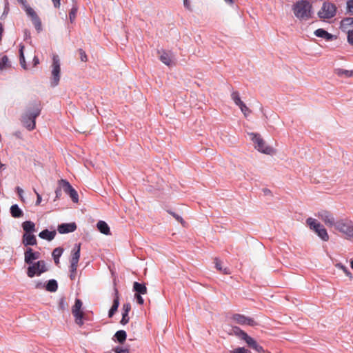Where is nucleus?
Here are the masks:
<instances>
[{
  "instance_id": "nucleus-40",
  "label": "nucleus",
  "mask_w": 353,
  "mask_h": 353,
  "mask_svg": "<svg viewBox=\"0 0 353 353\" xmlns=\"http://www.w3.org/2000/svg\"><path fill=\"white\" fill-rule=\"evenodd\" d=\"M224 2L230 6L232 8L236 10L238 8V1L239 0H223Z\"/></svg>"
},
{
  "instance_id": "nucleus-18",
  "label": "nucleus",
  "mask_w": 353,
  "mask_h": 353,
  "mask_svg": "<svg viewBox=\"0 0 353 353\" xmlns=\"http://www.w3.org/2000/svg\"><path fill=\"white\" fill-rule=\"evenodd\" d=\"M22 243L25 247L33 246L37 244L36 236L32 234H23L22 236Z\"/></svg>"
},
{
  "instance_id": "nucleus-53",
  "label": "nucleus",
  "mask_w": 353,
  "mask_h": 353,
  "mask_svg": "<svg viewBox=\"0 0 353 353\" xmlns=\"http://www.w3.org/2000/svg\"><path fill=\"white\" fill-rule=\"evenodd\" d=\"M215 267L217 270L221 271V263L219 262L218 258L215 259Z\"/></svg>"
},
{
  "instance_id": "nucleus-59",
  "label": "nucleus",
  "mask_w": 353,
  "mask_h": 353,
  "mask_svg": "<svg viewBox=\"0 0 353 353\" xmlns=\"http://www.w3.org/2000/svg\"><path fill=\"white\" fill-rule=\"evenodd\" d=\"M20 3H21L23 6H26L27 1L26 0H17Z\"/></svg>"
},
{
  "instance_id": "nucleus-41",
  "label": "nucleus",
  "mask_w": 353,
  "mask_h": 353,
  "mask_svg": "<svg viewBox=\"0 0 353 353\" xmlns=\"http://www.w3.org/2000/svg\"><path fill=\"white\" fill-rule=\"evenodd\" d=\"M168 212L170 214H171L177 221L181 223L182 225H183L185 223L184 220L180 215L177 214L176 213H175L172 211H170V210H168Z\"/></svg>"
},
{
  "instance_id": "nucleus-5",
  "label": "nucleus",
  "mask_w": 353,
  "mask_h": 353,
  "mask_svg": "<svg viewBox=\"0 0 353 353\" xmlns=\"http://www.w3.org/2000/svg\"><path fill=\"white\" fill-rule=\"evenodd\" d=\"M80 251L81 243H76L71 251V256L70 259V279L72 281L76 279L78 263L80 259Z\"/></svg>"
},
{
  "instance_id": "nucleus-2",
  "label": "nucleus",
  "mask_w": 353,
  "mask_h": 353,
  "mask_svg": "<svg viewBox=\"0 0 353 353\" xmlns=\"http://www.w3.org/2000/svg\"><path fill=\"white\" fill-rule=\"evenodd\" d=\"M312 5L307 0H301L293 5L292 10L297 19L306 21L312 16Z\"/></svg>"
},
{
  "instance_id": "nucleus-62",
  "label": "nucleus",
  "mask_w": 353,
  "mask_h": 353,
  "mask_svg": "<svg viewBox=\"0 0 353 353\" xmlns=\"http://www.w3.org/2000/svg\"><path fill=\"white\" fill-rule=\"evenodd\" d=\"M223 273L224 274H229L230 272L226 269H225Z\"/></svg>"
},
{
  "instance_id": "nucleus-11",
  "label": "nucleus",
  "mask_w": 353,
  "mask_h": 353,
  "mask_svg": "<svg viewBox=\"0 0 353 353\" xmlns=\"http://www.w3.org/2000/svg\"><path fill=\"white\" fill-rule=\"evenodd\" d=\"M336 229L339 232L345 234L346 238L353 240V223L350 221H336Z\"/></svg>"
},
{
  "instance_id": "nucleus-19",
  "label": "nucleus",
  "mask_w": 353,
  "mask_h": 353,
  "mask_svg": "<svg viewBox=\"0 0 353 353\" xmlns=\"http://www.w3.org/2000/svg\"><path fill=\"white\" fill-rule=\"evenodd\" d=\"M122 310V318L120 323L123 325H125L130 321V317L128 314L131 310V304L130 303H124L123 305Z\"/></svg>"
},
{
  "instance_id": "nucleus-7",
  "label": "nucleus",
  "mask_w": 353,
  "mask_h": 353,
  "mask_svg": "<svg viewBox=\"0 0 353 353\" xmlns=\"http://www.w3.org/2000/svg\"><path fill=\"white\" fill-rule=\"evenodd\" d=\"M48 271L45 261L40 260L29 265L27 268V275L30 278L35 276H40L42 273Z\"/></svg>"
},
{
  "instance_id": "nucleus-30",
  "label": "nucleus",
  "mask_w": 353,
  "mask_h": 353,
  "mask_svg": "<svg viewBox=\"0 0 353 353\" xmlns=\"http://www.w3.org/2000/svg\"><path fill=\"white\" fill-rule=\"evenodd\" d=\"M159 59L166 65H170L172 62L170 54L165 50H162Z\"/></svg>"
},
{
  "instance_id": "nucleus-3",
  "label": "nucleus",
  "mask_w": 353,
  "mask_h": 353,
  "mask_svg": "<svg viewBox=\"0 0 353 353\" xmlns=\"http://www.w3.org/2000/svg\"><path fill=\"white\" fill-rule=\"evenodd\" d=\"M232 332L239 339L244 341L248 346L250 348H252L254 350L259 353L263 352L264 350L263 347L259 345L253 338L250 336L246 332L240 329L239 327H232Z\"/></svg>"
},
{
  "instance_id": "nucleus-32",
  "label": "nucleus",
  "mask_w": 353,
  "mask_h": 353,
  "mask_svg": "<svg viewBox=\"0 0 353 353\" xmlns=\"http://www.w3.org/2000/svg\"><path fill=\"white\" fill-rule=\"evenodd\" d=\"M58 308L61 312L68 310V304L66 301V299L64 296L60 298V299L59 301Z\"/></svg>"
},
{
  "instance_id": "nucleus-22",
  "label": "nucleus",
  "mask_w": 353,
  "mask_h": 353,
  "mask_svg": "<svg viewBox=\"0 0 353 353\" xmlns=\"http://www.w3.org/2000/svg\"><path fill=\"white\" fill-rule=\"evenodd\" d=\"M314 35L316 36L317 37L323 38L326 41H332L334 38V36L333 34L329 33L328 32L322 28H319L316 30L314 31Z\"/></svg>"
},
{
  "instance_id": "nucleus-57",
  "label": "nucleus",
  "mask_w": 353,
  "mask_h": 353,
  "mask_svg": "<svg viewBox=\"0 0 353 353\" xmlns=\"http://www.w3.org/2000/svg\"><path fill=\"white\" fill-rule=\"evenodd\" d=\"M39 63V59L37 56H34L33 58V65L34 66L37 65Z\"/></svg>"
},
{
  "instance_id": "nucleus-35",
  "label": "nucleus",
  "mask_w": 353,
  "mask_h": 353,
  "mask_svg": "<svg viewBox=\"0 0 353 353\" xmlns=\"http://www.w3.org/2000/svg\"><path fill=\"white\" fill-rule=\"evenodd\" d=\"M112 350L115 352V353H130V347L129 345H126V346H116L114 347Z\"/></svg>"
},
{
  "instance_id": "nucleus-21",
  "label": "nucleus",
  "mask_w": 353,
  "mask_h": 353,
  "mask_svg": "<svg viewBox=\"0 0 353 353\" xmlns=\"http://www.w3.org/2000/svg\"><path fill=\"white\" fill-rule=\"evenodd\" d=\"M22 228L24 231L23 234H32L36 232V225L32 221H26L21 224Z\"/></svg>"
},
{
  "instance_id": "nucleus-48",
  "label": "nucleus",
  "mask_w": 353,
  "mask_h": 353,
  "mask_svg": "<svg viewBox=\"0 0 353 353\" xmlns=\"http://www.w3.org/2000/svg\"><path fill=\"white\" fill-rule=\"evenodd\" d=\"M347 42L353 46V30L347 31Z\"/></svg>"
},
{
  "instance_id": "nucleus-25",
  "label": "nucleus",
  "mask_w": 353,
  "mask_h": 353,
  "mask_svg": "<svg viewBox=\"0 0 353 353\" xmlns=\"http://www.w3.org/2000/svg\"><path fill=\"white\" fill-rule=\"evenodd\" d=\"M97 229L99 231L105 235L110 234V227L107 223L104 221H99L97 224Z\"/></svg>"
},
{
  "instance_id": "nucleus-63",
  "label": "nucleus",
  "mask_w": 353,
  "mask_h": 353,
  "mask_svg": "<svg viewBox=\"0 0 353 353\" xmlns=\"http://www.w3.org/2000/svg\"><path fill=\"white\" fill-rule=\"evenodd\" d=\"M34 192L36 194L37 196V194H39L35 189H34Z\"/></svg>"
},
{
  "instance_id": "nucleus-42",
  "label": "nucleus",
  "mask_w": 353,
  "mask_h": 353,
  "mask_svg": "<svg viewBox=\"0 0 353 353\" xmlns=\"http://www.w3.org/2000/svg\"><path fill=\"white\" fill-rule=\"evenodd\" d=\"M336 267L339 268V269L342 270L343 271V272L349 277H352V274H351V272H350V270H348V268L347 267H345V265H343V264L341 263H339L336 265Z\"/></svg>"
},
{
  "instance_id": "nucleus-52",
  "label": "nucleus",
  "mask_w": 353,
  "mask_h": 353,
  "mask_svg": "<svg viewBox=\"0 0 353 353\" xmlns=\"http://www.w3.org/2000/svg\"><path fill=\"white\" fill-rule=\"evenodd\" d=\"M15 190H16V192H17L20 198H22V194L23 193V190H22V188H21L19 186H17V187H16Z\"/></svg>"
},
{
  "instance_id": "nucleus-46",
  "label": "nucleus",
  "mask_w": 353,
  "mask_h": 353,
  "mask_svg": "<svg viewBox=\"0 0 353 353\" xmlns=\"http://www.w3.org/2000/svg\"><path fill=\"white\" fill-rule=\"evenodd\" d=\"M62 187H61V184H58V187L56 188L55 190V200L57 199H59L60 197L61 196V190H62Z\"/></svg>"
},
{
  "instance_id": "nucleus-9",
  "label": "nucleus",
  "mask_w": 353,
  "mask_h": 353,
  "mask_svg": "<svg viewBox=\"0 0 353 353\" xmlns=\"http://www.w3.org/2000/svg\"><path fill=\"white\" fill-rule=\"evenodd\" d=\"M52 77L50 78V85L52 87L58 85L60 81V61L57 55H54L52 57Z\"/></svg>"
},
{
  "instance_id": "nucleus-28",
  "label": "nucleus",
  "mask_w": 353,
  "mask_h": 353,
  "mask_svg": "<svg viewBox=\"0 0 353 353\" xmlns=\"http://www.w3.org/2000/svg\"><path fill=\"white\" fill-rule=\"evenodd\" d=\"M63 252V249L61 247L56 248L52 253L54 263L58 265L59 263V259Z\"/></svg>"
},
{
  "instance_id": "nucleus-39",
  "label": "nucleus",
  "mask_w": 353,
  "mask_h": 353,
  "mask_svg": "<svg viewBox=\"0 0 353 353\" xmlns=\"http://www.w3.org/2000/svg\"><path fill=\"white\" fill-rule=\"evenodd\" d=\"M8 58L6 55H3L0 59V69H3L8 65Z\"/></svg>"
},
{
  "instance_id": "nucleus-13",
  "label": "nucleus",
  "mask_w": 353,
  "mask_h": 353,
  "mask_svg": "<svg viewBox=\"0 0 353 353\" xmlns=\"http://www.w3.org/2000/svg\"><path fill=\"white\" fill-rule=\"evenodd\" d=\"M26 11L27 14L31 18V21L38 33L43 30L42 23L39 17L36 12L30 6H26Z\"/></svg>"
},
{
  "instance_id": "nucleus-60",
  "label": "nucleus",
  "mask_w": 353,
  "mask_h": 353,
  "mask_svg": "<svg viewBox=\"0 0 353 353\" xmlns=\"http://www.w3.org/2000/svg\"><path fill=\"white\" fill-rule=\"evenodd\" d=\"M263 192L265 194H269L270 192V190H269L268 189H264Z\"/></svg>"
},
{
  "instance_id": "nucleus-55",
  "label": "nucleus",
  "mask_w": 353,
  "mask_h": 353,
  "mask_svg": "<svg viewBox=\"0 0 353 353\" xmlns=\"http://www.w3.org/2000/svg\"><path fill=\"white\" fill-rule=\"evenodd\" d=\"M52 1L54 6L56 8H59L60 7V5H61L60 1H61V0H52Z\"/></svg>"
},
{
  "instance_id": "nucleus-15",
  "label": "nucleus",
  "mask_w": 353,
  "mask_h": 353,
  "mask_svg": "<svg viewBox=\"0 0 353 353\" xmlns=\"http://www.w3.org/2000/svg\"><path fill=\"white\" fill-rule=\"evenodd\" d=\"M39 252L34 251L31 248H27L24 252V261L26 264L30 265L34 260L40 258Z\"/></svg>"
},
{
  "instance_id": "nucleus-45",
  "label": "nucleus",
  "mask_w": 353,
  "mask_h": 353,
  "mask_svg": "<svg viewBox=\"0 0 353 353\" xmlns=\"http://www.w3.org/2000/svg\"><path fill=\"white\" fill-rule=\"evenodd\" d=\"M231 353H252L250 350L248 349H245V347H237L233 350Z\"/></svg>"
},
{
  "instance_id": "nucleus-23",
  "label": "nucleus",
  "mask_w": 353,
  "mask_h": 353,
  "mask_svg": "<svg viewBox=\"0 0 353 353\" xmlns=\"http://www.w3.org/2000/svg\"><path fill=\"white\" fill-rule=\"evenodd\" d=\"M56 231H50L48 229H44L39 234V236L42 239L50 241L54 239L56 236Z\"/></svg>"
},
{
  "instance_id": "nucleus-49",
  "label": "nucleus",
  "mask_w": 353,
  "mask_h": 353,
  "mask_svg": "<svg viewBox=\"0 0 353 353\" xmlns=\"http://www.w3.org/2000/svg\"><path fill=\"white\" fill-rule=\"evenodd\" d=\"M142 294H134V298L136 299V301L138 304L143 305L144 303V299L141 296Z\"/></svg>"
},
{
  "instance_id": "nucleus-34",
  "label": "nucleus",
  "mask_w": 353,
  "mask_h": 353,
  "mask_svg": "<svg viewBox=\"0 0 353 353\" xmlns=\"http://www.w3.org/2000/svg\"><path fill=\"white\" fill-rule=\"evenodd\" d=\"M353 25V17H346L344 18L341 21V28H347L348 26Z\"/></svg>"
},
{
  "instance_id": "nucleus-36",
  "label": "nucleus",
  "mask_w": 353,
  "mask_h": 353,
  "mask_svg": "<svg viewBox=\"0 0 353 353\" xmlns=\"http://www.w3.org/2000/svg\"><path fill=\"white\" fill-rule=\"evenodd\" d=\"M77 11H78V8L76 6H73L69 12V19H70V23H74V21L76 19Z\"/></svg>"
},
{
  "instance_id": "nucleus-12",
  "label": "nucleus",
  "mask_w": 353,
  "mask_h": 353,
  "mask_svg": "<svg viewBox=\"0 0 353 353\" xmlns=\"http://www.w3.org/2000/svg\"><path fill=\"white\" fill-rule=\"evenodd\" d=\"M58 184H61V187H62L63 192L70 196L74 203L79 202V195L77 190L67 180L60 179L58 181Z\"/></svg>"
},
{
  "instance_id": "nucleus-56",
  "label": "nucleus",
  "mask_w": 353,
  "mask_h": 353,
  "mask_svg": "<svg viewBox=\"0 0 353 353\" xmlns=\"http://www.w3.org/2000/svg\"><path fill=\"white\" fill-rule=\"evenodd\" d=\"M41 200H42L41 196L40 195V194H37V201H36L35 205H40L41 202Z\"/></svg>"
},
{
  "instance_id": "nucleus-14",
  "label": "nucleus",
  "mask_w": 353,
  "mask_h": 353,
  "mask_svg": "<svg viewBox=\"0 0 353 353\" xmlns=\"http://www.w3.org/2000/svg\"><path fill=\"white\" fill-rule=\"evenodd\" d=\"M317 216L327 226H336V221L330 212L327 210H321L318 212Z\"/></svg>"
},
{
  "instance_id": "nucleus-1",
  "label": "nucleus",
  "mask_w": 353,
  "mask_h": 353,
  "mask_svg": "<svg viewBox=\"0 0 353 353\" xmlns=\"http://www.w3.org/2000/svg\"><path fill=\"white\" fill-rule=\"evenodd\" d=\"M41 110L42 106L41 101H34L29 103L25 112L21 115V122L29 131L35 128L36 119L40 115Z\"/></svg>"
},
{
  "instance_id": "nucleus-20",
  "label": "nucleus",
  "mask_w": 353,
  "mask_h": 353,
  "mask_svg": "<svg viewBox=\"0 0 353 353\" xmlns=\"http://www.w3.org/2000/svg\"><path fill=\"white\" fill-rule=\"evenodd\" d=\"M127 339V333L123 330H118L115 332L114 336H112V341L115 343H119L120 344H123Z\"/></svg>"
},
{
  "instance_id": "nucleus-24",
  "label": "nucleus",
  "mask_w": 353,
  "mask_h": 353,
  "mask_svg": "<svg viewBox=\"0 0 353 353\" xmlns=\"http://www.w3.org/2000/svg\"><path fill=\"white\" fill-rule=\"evenodd\" d=\"M133 290L135 292V294H145L147 293L145 283H141L135 281L133 283Z\"/></svg>"
},
{
  "instance_id": "nucleus-26",
  "label": "nucleus",
  "mask_w": 353,
  "mask_h": 353,
  "mask_svg": "<svg viewBox=\"0 0 353 353\" xmlns=\"http://www.w3.org/2000/svg\"><path fill=\"white\" fill-rule=\"evenodd\" d=\"M10 214L14 218H20L23 216L22 210L17 204H14L10 207Z\"/></svg>"
},
{
  "instance_id": "nucleus-58",
  "label": "nucleus",
  "mask_w": 353,
  "mask_h": 353,
  "mask_svg": "<svg viewBox=\"0 0 353 353\" xmlns=\"http://www.w3.org/2000/svg\"><path fill=\"white\" fill-rule=\"evenodd\" d=\"M8 10H9L8 8L6 7L1 19H2L4 16H6L8 14Z\"/></svg>"
},
{
  "instance_id": "nucleus-47",
  "label": "nucleus",
  "mask_w": 353,
  "mask_h": 353,
  "mask_svg": "<svg viewBox=\"0 0 353 353\" xmlns=\"http://www.w3.org/2000/svg\"><path fill=\"white\" fill-rule=\"evenodd\" d=\"M23 39L24 41L31 40V33L28 29L23 30Z\"/></svg>"
},
{
  "instance_id": "nucleus-17",
  "label": "nucleus",
  "mask_w": 353,
  "mask_h": 353,
  "mask_svg": "<svg viewBox=\"0 0 353 353\" xmlns=\"http://www.w3.org/2000/svg\"><path fill=\"white\" fill-rule=\"evenodd\" d=\"M76 230L77 224L74 222L61 223L59 224L57 228V230L60 234H68Z\"/></svg>"
},
{
  "instance_id": "nucleus-64",
  "label": "nucleus",
  "mask_w": 353,
  "mask_h": 353,
  "mask_svg": "<svg viewBox=\"0 0 353 353\" xmlns=\"http://www.w3.org/2000/svg\"><path fill=\"white\" fill-rule=\"evenodd\" d=\"M351 268L353 269V260L351 261Z\"/></svg>"
},
{
  "instance_id": "nucleus-33",
  "label": "nucleus",
  "mask_w": 353,
  "mask_h": 353,
  "mask_svg": "<svg viewBox=\"0 0 353 353\" xmlns=\"http://www.w3.org/2000/svg\"><path fill=\"white\" fill-rule=\"evenodd\" d=\"M232 319L237 323L245 325V316L240 314H235L232 316Z\"/></svg>"
},
{
  "instance_id": "nucleus-31",
  "label": "nucleus",
  "mask_w": 353,
  "mask_h": 353,
  "mask_svg": "<svg viewBox=\"0 0 353 353\" xmlns=\"http://www.w3.org/2000/svg\"><path fill=\"white\" fill-rule=\"evenodd\" d=\"M23 48H24V46L23 45H20V49H19V62H20L21 66L24 70H27L28 67H27L26 62V60H25V57H24V54H23Z\"/></svg>"
},
{
  "instance_id": "nucleus-37",
  "label": "nucleus",
  "mask_w": 353,
  "mask_h": 353,
  "mask_svg": "<svg viewBox=\"0 0 353 353\" xmlns=\"http://www.w3.org/2000/svg\"><path fill=\"white\" fill-rule=\"evenodd\" d=\"M232 99L234 102V103L239 106L241 103H243V102L241 100V98L239 97V93L238 92L234 91L232 92L231 94Z\"/></svg>"
},
{
  "instance_id": "nucleus-27",
  "label": "nucleus",
  "mask_w": 353,
  "mask_h": 353,
  "mask_svg": "<svg viewBox=\"0 0 353 353\" xmlns=\"http://www.w3.org/2000/svg\"><path fill=\"white\" fill-rule=\"evenodd\" d=\"M45 289H46V290L50 292H56L58 289L57 281L55 279L49 280L45 285Z\"/></svg>"
},
{
  "instance_id": "nucleus-50",
  "label": "nucleus",
  "mask_w": 353,
  "mask_h": 353,
  "mask_svg": "<svg viewBox=\"0 0 353 353\" xmlns=\"http://www.w3.org/2000/svg\"><path fill=\"white\" fill-rule=\"evenodd\" d=\"M347 9L350 13H353V0H349L347 2Z\"/></svg>"
},
{
  "instance_id": "nucleus-8",
  "label": "nucleus",
  "mask_w": 353,
  "mask_h": 353,
  "mask_svg": "<svg viewBox=\"0 0 353 353\" xmlns=\"http://www.w3.org/2000/svg\"><path fill=\"white\" fill-rule=\"evenodd\" d=\"M306 223L310 226V229L314 230V232L323 241H328L329 235L327 232V230L316 219L310 217L307 219Z\"/></svg>"
},
{
  "instance_id": "nucleus-10",
  "label": "nucleus",
  "mask_w": 353,
  "mask_h": 353,
  "mask_svg": "<svg viewBox=\"0 0 353 353\" xmlns=\"http://www.w3.org/2000/svg\"><path fill=\"white\" fill-rule=\"evenodd\" d=\"M336 13V6L330 2L323 3L321 10L318 12V16L323 19H329L334 17Z\"/></svg>"
},
{
  "instance_id": "nucleus-6",
  "label": "nucleus",
  "mask_w": 353,
  "mask_h": 353,
  "mask_svg": "<svg viewBox=\"0 0 353 353\" xmlns=\"http://www.w3.org/2000/svg\"><path fill=\"white\" fill-rule=\"evenodd\" d=\"M248 136L250 139L253 142L254 148L259 152L266 154H270L273 152V148L267 145L265 141L262 139L261 135L258 133L249 132Z\"/></svg>"
},
{
  "instance_id": "nucleus-38",
  "label": "nucleus",
  "mask_w": 353,
  "mask_h": 353,
  "mask_svg": "<svg viewBox=\"0 0 353 353\" xmlns=\"http://www.w3.org/2000/svg\"><path fill=\"white\" fill-rule=\"evenodd\" d=\"M239 107L245 117H247L250 114L251 110L246 106L244 103H241Z\"/></svg>"
},
{
  "instance_id": "nucleus-43",
  "label": "nucleus",
  "mask_w": 353,
  "mask_h": 353,
  "mask_svg": "<svg viewBox=\"0 0 353 353\" xmlns=\"http://www.w3.org/2000/svg\"><path fill=\"white\" fill-rule=\"evenodd\" d=\"M245 325H248L254 327V326L257 325L258 323L252 318L245 316Z\"/></svg>"
},
{
  "instance_id": "nucleus-29",
  "label": "nucleus",
  "mask_w": 353,
  "mask_h": 353,
  "mask_svg": "<svg viewBox=\"0 0 353 353\" xmlns=\"http://www.w3.org/2000/svg\"><path fill=\"white\" fill-rule=\"evenodd\" d=\"M336 74L339 77H353V70H348L342 68H336L334 70Z\"/></svg>"
},
{
  "instance_id": "nucleus-54",
  "label": "nucleus",
  "mask_w": 353,
  "mask_h": 353,
  "mask_svg": "<svg viewBox=\"0 0 353 353\" xmlns=\"http://www.w3.org/2000/svg\"><path fill=\"white\" fill-rule=\"evenodd\" d=\"M35 288L37 289H42L45 288V285L42 282L39 281L36 283Z\"/></svg>"
},
{
  "instance_id": "nucleus-16",
  "label": "nucleus",
  "mask_w": 353,
  "mask_h": 353,
  "mask_svg": "<svg viewBox=\"0 0 353 353\" xmlns=\"http://www.w3.org/2000/svg\"><path fill=\"white\" fill-rule=\"evenodd\" d=\"M119 306V290L116 286V283H114V299L113 303L108 312V317L112 318L117 312Z\"/></svg>"
},
{
  "instance_id": "nucleus-44",
  "label": "nucleus",
  "mask_w": 353,
  "mask_h": 353,
  "mask_svg": "<svg viewBox=\"0 0 353 353\" xmlns=\"http://www.w3.org/2000/svg\"><path fill=\"white\" fill-rule=\"evenodd\" d=\"M78 52L79 54L81 60L83 62H86L88 61V57L85 52L83 49L79 48L78 50Z\"/></svg>"
},
{
  "instance_id": "nucleus-61",
  "label": "nucleus",
  "mask_w": 353,
  "mask_h": 353,
  "mask_svg": "<svg viewBox=\"0 0 353 353\" xmlns=\"http://www.w3.org/2000/svg\"><path fill=\"white\" fill-rule=\"evenodd\" d=\"M3 25L1 23H0V31L3 32Z\"/></svg>"
},
{
  "instance_id": "nucleus-4",
  "label": "nucleus",
  "mask_w": 353,
  "mask_h": 353,
  "mask_svg": "<svg viewBox=\"0 0 353 353\" xmlns=\"http://www.w3.org/2000/svg\"><path fill=\"white\" fill-rule=\"evenodd\" d=\"M83 302L79 299H76L74 305L72 307V314L74 319L75 323L80 327L84 324V321H89L90 319L82 310Z\"/></svg>"
},
{
  "instance_id": "nucleus-51",
  "label": "nucleus",
  "mask_w": 353,
  "mask_h": 353,
  "mask_svg": "<svg viewBox=\"0 0 353 353\" xmlns=\"http://www.w3.org/2000/svg\"><path fill=\"white\" fill-rule=\"evenodd\" d=\"M183 5L187 10L192 11V8L189 0H183Z\"/></svg>"
}]
</instances>
